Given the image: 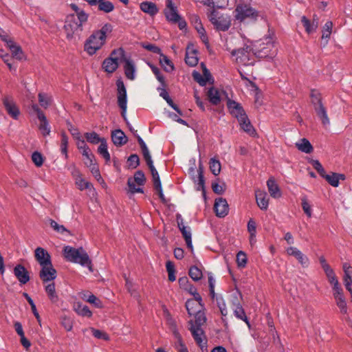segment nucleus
Masks as SVG:
<instances>
[{"mask_svg": "<svg viewBox=\"0 0 352 352\" xmlns=\"http://www.w3.org/2000/svg\"><path fill=\"white\" fill-rule=\"evenodd\" d=\"M113 30V26L110 23H105L102 28L94 31L87 39L84 50L89 55L94 54L105 43L107 34Z\"/></svg>", "mask_w": 352, "mask_h": 352, "instance_id": "obj_1", "label": "nucleus"}, {"mask_svg": "<svg viewBox=\"0 0 352 352\" xmlns=\"http://www.w3.org/2000/svg\"><path fill=\"white\" fill-rule=\"evenodd\" d=\"M63 252L65 258L68 261L87 266L90 272H93L91 261L82 248L76 249L70 246H65Z\"/></svg>", "mask_w": 352, "mask_h": 352, "instance_id": "obj_2", "label": "nucleus"}, {"mask_svg": "<svg viewBox=\"0 0 352 352\" xmlns=\"http://www.w3.org/2000/svg\"><path fill=\"white\" fill-rule=\"evenodd\" d=\"M231 54L234 57V60L239 67L253 66L255 63V56H256L250 47L233 50Z\"/></svg>", "mask_w": 352, "mask_h": 352, "instance_id": "obj_3", "label": "nucleus"}, {"mask_svg": "<svg viewBox=\"0 0 352 352\" xmlns=\"http://www.w3.org/2000/svg\"><path fill=\"white\" fill-rule=\"evenodd\" d=\"M86 22L78 21L74 14H69L67 16L64 25V30L67 39L71 40L76 36H80L83 30V25Z\"/></svg>", "mask_w": 352, "mask_h": 352, "instance_id": "obj_4", "label": "nucleus"}, {"mask_svg": "<svg viewBox=\"0 0 352 352\" xmlns=\"http://www.w3.org/2000/svg\"><path fill=\"white\" fill-rule=\"evenodd\" d=\"M124 59V51L122 48L114 50L109 58L104 60L102 67L105 72L113 73L118 67L119 63Z\"/></svg>", "mask_w": 352, "mask_h": 352, "instance_id": "obj_5", "label": "nucleus"}, {"mask_svg": "<svg viewBox=\"0 0 352 352\" xmlns=\"http://www.w3.org/2000/svg\"><path fill=\"white\" fill-rule=\"evenodd\" d=\"M164 14L166 19L173 23H178L180 30H183L186 27V23L182 19L177 13V8L174 6L172 0H168L166 7L164 9Z\"/></svg>", "mask_w": 352, "mask_h": 352, "instance_id": "obj_6", "label": "nucleus"}, {"mask_svg": "<svg viewBox=\"0 0 352 352\" xmlns=\"http://www.w3.org/2000/svg\"><path fill=\"white\" fill-rule=\"evenodd\" d=\"M265 41V42L260 43L255 49L254 54L260 58H272L276 54L274 43L270 38H266Z\"/></svg>", "mask_w": 352, "mask_h": 352, "instance_id": "obj_7", "label": "nucleus"}, {"mask_svg": "<svg viewBox=\"0 0 352 352\" xmlns=\"http://www.w3.org/2000/svg\"><path fill=\"white\" fill-rule=\"evenodd\" d=\"M235 17L237 20L243 21L246 19H256L258 12L248 5H238L235 9Z\"/></svg>", "mask_w": 352, "mask_h": 352, "instance_id": "obj_8", "label": "nucleus"}, {"mask_svg": "<svg viewBox=\"0 0 352 352\" xmlns=\"http://www.w3.org/2000/svg\"><path fill=\"white\" fill-rule=\"evenodd\" d=\"M210 22L214 25L217 30L226 31L230 25V20L223 15L219 16L216 12H212L210 16Z\"/></svg>", "mask_w": 352, "mask_h": 352, "instance_id": "obj_9", "label": "nucleus"}, {"mask_svg": "<svg viewBox=\"0 0 352 352\" xmlns=\"http://www.w3.org/2000/svg\"><path fill=\"white\" fill-rule=\"evenodd\" d=\"M72 175L75 181V184L80 190L82 191L87 189L95 192V188H94L92 184L86 181L82 177V174L79 170L74 168V170L72 171Z\"/></svg>", "mask_w": 352, "mask_h": 352, "instance_id": "obj_10", "label": "nucleus"}, {"mask_svg": "<svg viewBox=\"0 0 352 352\" xmlns=\"http://www.w3.org/2000/svg\"><path fill=\"white\" fill-rule=\"evenodd\" d=\"M2 101L8 114L13 119L17 120L20 115V111L13 98L10 96H5Z\"/></svg>", "mask_w": 352, "mask_h": 352, "instance_id": "obj_11", "label": "nucleus"}, {"mask_svg": "<svg viewBox=\"0 0 352 352\" xmlns=\"http://www.w3.org/2000/svg\"><path fill=\"white\" fill-rule=\"evenodd\" d=\"M39 276L43 283L50 282L56 278V270L52 263L42 265Z\"/></svg>", "mask_w": 352, "mask_h": 352, "instance_id": "obj_12", "label": "nucleus"}, {"mask_svg": "<svg viewBox=\"0 0 352 352\" xmlns=\"http://www.w3.org/2000/svg\"><path fill=\"white\" fill-rule=\"evenodd\" d=\"M333 296L335 302L340 309L342 314H346L348 311L347 303L346 298L344 295L343 289L333 292Z\"/></svg>", "mask_w": 352, "mask_h": 352, "instance_id": "obj_13", "label": "nucleus"}, {"mask_svg": "<svg viewBox=\"0 0 352 352\" xmlns=\"http://www.w3.org/2000/svg\"><path fill=\"white\" fill-rule=\"evenodd\" d=\"M34 257L40 266L52 263L51 256L44 248L38 247L34 251Z\"/></svg>", "mask_w": 352, "mask_h": 352, "instance_id": "obj_14", "label": "nucleus"}, {"mask_svg": "<svg viewBox=\"0 0 352 352\" xmlns=\"http://www.w3.org/2000/svg\"><path fill=\"white\" fill-rule=\"evenodd\" d=\"M227 106L229 109L230 113L235 117L237 120L246 115L243 108L239 102L232 100L230 99L228 100Z\"/></svg>", "mask_w": 352, "mask_h": 352, "instance_id": "obj_15", "label": "nucleus"}, {"mask_svg": "<svg viewBox=\"0 0 352 352\" xmlns=\"http://www.w3.org/2000/svg\"><path fill=\"white\" fill-rule=\"evenodd\" d=\"M214 210L219 217H224L228 214L229 207L227 201L223 198H218L215 200Z\"/></svg>", "mask_w": 352, "mask_h": 352, "instance_id": "obj_16", "label": "nucleus"}, {"mask_svg": "<svg viewBox=\"0 0 352 352\" xmlns=\"http://www.w3.org/2000/svg\"><path fill=\"white\" fill-rule=\"evenodd\" d=\"M191 23L199 34L201 41L207 44L208 43V38L206 35V30L203 27L200 18L197 15H193L191 17Z\"/></svg>", "mask_w": 352, "mask_h": 352, "instance_id": "obj_17", "label": "nucleus"}, {"mask_svg": "<svg viewBox=\"0 0 352 352\" xmlns=\"http://www.w3.org/2000/svg\"><path fill=\"white\" fill-rule=\"evenodd\" d=\"M286 252L288 255L294 256L302 266L308 265L309 258L296 248L289 247L286 250Z\"/></svg>", "mask_w": 352, "mask_h": 352, "instance_id": "obj_18", "label": "nucleus"}, {"mask_svg": "<svg viewBox=\"0 0 352 352\" xmlns=\"http://www.w3.org/2000/svg\"><path fill=\"white\" fill-rule=\"evenodd\" d=\"M14 274L21 284H25L30 280L29 272L22 265L15 266Z\"/></svg>", "mask_w": 352, "mask_h": 352, "instance_id": "obj_19", "label": "nucleus"}, {"mask_svg": "<svg viewBox=\"0 0 352 352\" xmlns=\"http://www.w3.org/2000/svg\"><path fill=\"white\" fill-rule=\"evenodd\" d=\"M118 104L120 109H124L127 106L126 91L122 81H118Z\"/></svg>", "mask_w": 352, "mask_h": 352, "instance_id": "obj_20", "label": "nucleus"}, {"mask_svg": "<svg viewBox=\"0 0 352 352\" xmlns=\"http://www.w3.org/2000/svg\"><path fill=\"white\" fill-rule=\"evenodd\" d=\"M256 201L258 206L263 210H266L268 208L269 199L266 192L261 190L255 191Z\"/></svg>", "mask_w": 352, "mask_h": 352, "instance_id": "obj_21", "label": "nucleus"}, {"mask_svg": "<svg viewBox=\"0 0 352 352\" xmlns=\"http://www.w3.org/2000/svg\"><path fill=\"white\" fill-rule=\"evenodd\" d=\"M241 129L251 136L256 135V131L252 125L247 115L238 120Z\"/></svg>", "mask_w": 352, "mask_h": 352, "instance_id": "obj_22", "label": "nucleus"}, {"mask_svg": "<svg viewBox=\"0 0 352 352\" xmlns=\"http://www.w3.org/2000/svg\"><path fill=\"white\" fill-rule=\"evenodd\" d=\"M111 139L116 146H122L127 142V137L120 129H116L111 133Z\"/></svg>", "mask_w": 352, "mask_h": 352, "instance_id": "obj_23", "label": "nucleus"}, {"mask_svg": "<svg viewBox=\"0 0 352 352\" xmlns=\"http://www.w3.org/2000/svg\"><path fill=\"white\" fill-rule=\"evenodd\" d=\"M324 273L329 283L332 286L333 292L342 289V286L340 285L338 279L332 268L324 272Z\"/></svg>", "mask_w": 352, "mask_h": 352, "instance_id": "obj_24", "label": "nucleus"}, {"mask_svg": "<svg viewBox=\"0 0 352 352\" xmlns=\"http://www.w3.org/2000/svg\"><path fill=\"white\" fill-rule=\"evenodd\" d=\"M267 186L270 195L273 198H279L281 196L280 188L273 177L270 178L267 182Z\"/></svg>", "mask_w": 352, "mask_h": 352, "instance_id": "obj_25", "label": "nucleus"}, {"mask_svg": "<svg viewBox=\"0 0 352 352\" xmlns=\"http://www.w3.org/2000/svg\"><path fill=\"white\" fill-rule=\"evenodd\" d=\"M140 8L142 12L150 16H155L159 11L155 3L151 1H144L141 3Z\"/></svg>", "mask_w": 352, "mask_h": 352, "instance_id": "obj_26", "label": "nucleus"}, {"mask_svg": "<svg viewBox=\"0 0 352 352\" xmlns=\"http://www.w3.org/2000/svg\"><path fill=\"white\" fill-rule=\"evenodd\" d=\"M189 329L197 344L202 346L204 340V334L202 329L201 327H197V326H190Z\"/></svg>", "mask_w": 352, "mask_h": 352, "instance_id": "obj_27", "label": "nucleus"}, {"mask_svg": "<svg viewBox=\"0 0 352 352\" xmlns=\"http://www.w3.org/2000/svg\"><path fill=\"white\" fill-rule=\"evenodd\" d=\"M150 170H151V175H152V177H153V185L154 186H158L160 187V184H161V182H160V176H159V174H158V172L157 171V170L155 169V166H153V160L151 159V157H149V158H147L145 160Z\"/></svg>", "mask_w": 352, "mask_h": 352, "instance_id": "obj_28", "label": "nucleus"}, {"mask_svg": "<svg viewBox=\"0 0 352 352\" xmlns=\"http://www.w3.org/2000/svg\"><path fill=\"white\" fill-rule=\"evenodd\" d=\"M301 22L303 26L305 28L306 32L308 34H311L314 32L318 26V20L314 19L312 22H311L306 16H303L301 18Z\"/></svg>", "mask_w": 352, "mask_h": 352, "instance_id": "obj_29", "label": "nucleus"}, {"mask_svg": "<svg viewBox=\"0 0 352 352\" xmlns=\"http://www.w3.org/2000/svg\"><path fill=\"white\" fill-rule=\"evenodd\" d=\"M40 120L41 123L38 126V129L41 131V133L43 136H47L50 133V127L49 126V122L46 118L45 114H40V116L38 118Z\"/></svg>", "mask_w": 352, "mask_h": 352, "instance_id": "obj_30", "label": "nucleus"}, {"mask_svg": "<svg viewBox=\"0 0 352 352\" xmlns=\"http://www.w3.org/2000/svg\"><path fill=\"white\" fill-rule=\"evenodd\" d=\"M314 109L318 116L320 118L322 124L324 126L329 125L330 123L329 119L328 118L326 109L323 104H320V106L316 105Z\"/></svg>", "mask_w": 352, "mask_h": 352, "instance_id": "obj_31", "label": "nucleus"}, {"mask_svg": "<svg viewBox=\"0 0 352 352\" xmlns=\"http://www.w3.org/2000/svg\"><path fill=\"white\" fill-rule=\"evenodd\" d=\"M173 335L176 341L175 342L174 347L177 352H188V350L182 341V338L179 333L177 330L173 331Z\"/></svg>", "mask_w": 352, "mask_h": 352, "instance_id": "obj_32", "label": "nucleus"}, {"mask_svg": "<svg viewBox=\"0 0 352 352\" xmlns=\"http://www.w3.org/2000/svg\"><path fill=\"white\" fill-rule=\"evenodd\" d=\"M326 180L333 187H337L339 185V180H344L345 176L343 174L331 173V175H325L323 176Z\"/></svg>", "mask_w": 352, "mask_h": 352, "instance_id": "obj_33", "label": "nucleus"}, {"mask_svg": "<svg viewBox=\"0 0 352 352\" xmlns=\"http://www.w3.org/2000/svg\"><path fill=\"white\" fill-rule=\"evenodd\" d=\"M296 146L299 151L305 153H310L313 151L312 145L306 138H302L299 142H296Z\"/></svg>", "mask_w": 352, "mask_h": 352, "instance_id": "obj_34", "label": "nucleus"}, {"mask_svg": "<svg viewBox=\"0 0 352 352\" xmlns=\"http://www.w3.org/2000/svg\"><path fill=\"white\" fill-rule=\"evenodd\" d=\"M185 61L187 65L190 67H194L197 65L198 63V58L197 56V52L195 50H189V48H187L186 53Z\"/></svg>", "mask_w": 352, "mask_h": 352, "instance_id": "obj_35", "label": "nucleus"}, {"mask_svg": "<svg viewBox=\"0 0 352 352\" xmlns=\"http://www.w3.org/2000/svg\"><path fill=\"white\" fill-rule=\"evenodd\" d=\"M45 290L52 302L56 303L58 302V296L56 292L55 285L54 283L47 284L45 287Z\"/></svg>", "mask_w": 352, "mask_h": 352, "instance_id": "obj_36", "label": "nucleus"}, {"mask_svg": "<svg viewBox=\"0 0 352 352\" xmlns=\"http://www.w3.org/2000/svg\"><path fill=\"white\" fill-rule=\"evenodd\" d=\"M195 320H190L189 324L190 326H197V327H201L206 320L205 314L201 310L198 311L195 314Z\"/></svg>", "mask_w": 352, "mask_h": 352, "instance_id": "obj_37", "label": "nucleus"}, {"mask_svg": "<svg viewBox=\"0 0 352 352\" xmlns=\"http://www.w3.org/2000/svg\"><path fill=\"white\" fill-rule=\"evenodd\" d=\"M124 65V73L127 78L133 80L135 78V66L133 62L129 59H125Z\"/></svg>", "mask_w": 352, "mask_h": 352, "instance_id": "obj_38", "label": "nucleus"}, {"mask_svg": "<svg viewBox=\"0 0 352 352\" xmlns=\"http://www.w3.org/2000/svg\"><path fill=\"white\" fill-rule=\"evenodd\" d=\"M208 97L212 104L217 105L221 102L220 93L214 87H211L208 91Z\"/></svg>", "mask_w": 352, "mask_h": 352, "instance_id": "obj_39", "label": "nucleus"}, {"mask_svg": "<svg viewBox=\"0 0 352 352\" xmlns=\"http://www.w3.org/2000/svg\"><path fill=\"white\" fill-rule=\"evenodd\" d=\"M186 307L188 314L192 316L198 311L201 310L203 307L199 305V302L195 300H188L186 302Z\"/></svg>", "mask_w": 352, "mask_h": 352, "instance_id": "obj_40", "label": "nucleus"}, {"mask_svg": "<svg viewBox=\"0 0 352 352\" xmlns=\"http://www.w3.org/2000/svg\"><path fill=\"white\" fill-rule=\"evenodd\" d=\"M234 316L240 319L245 322L247 325L250 327V324L249 322V320L248 319V317L245 315V311L242 306L240 304H238L236 305L235 308L234 309Z\"/></svg>", "mask_w": 352, "mask_h": 352, "instance_id": "obj_41", "label": "nucleus"}, {"mask_svg": "<svg viewBox=\"0 0 352 352\" xmlns=\"http://www.w3.org/2000/svg\"><path fill=\"white\" fill-rule=\"evenodd\" d=\"M71 8L75 11L76 18H78V21L81 22H87L89 18V14L86 13L83 10L80 9L76 4H71Z\"/></svg>", "mask_w": 352, "mask_h": 352, "instance_id": "obj_42", "label": "nucleus"}, {"mask_svg": "<svg viewBox=\"0 0 352 352\" xmlns=\"http://www.w3.org/2000/svg\"><path fill=\"white\" fill-rule=\"evenodd\" d=\"M114 8V5L107 0L101 1L98 6V10L104 13H110L113 11Z\"/></svg>", "mask_w": 352, "mask_h": 352, "instance_id": "obj_43", "label": "nucleus"}, {"mask_svg": "<svg viewBox=\"0 0 352 352\" xmlns=\"http://www.w3.org/2000/svg\"><path fill=\"white\" fill-rule=\"evenodd\" d=\"M38 99L40 105L45 109L48 108L52 102V97L45 93H39L38 95Z\"/></svg>", "mask_w": 352, "mask_h": 352, "instance_id": "obj_44", "label": "nucleus"}, {"mask_svg": "<svg viewBox=\"0 0 352 352\" xmlns=\"http://www.w3.org/2000/svg\"><path fill=\"white\" fill-rule=\"evenodd\" d=\"M98 152L105 159L107 162H109L110 161L111 157L107 150V142L104 139H102V140H101L100 145L98 148Z\"/></svg>", "mask_w": 352, "mask_h": 352, "instance_id": "obj_45", "label": "nucleus"}, {"mask_svg": "<svg viewBox=\"0 0 352 352\" xmlns=\"http://www.w3.org/2000/svg\"><path fill=\"white\" fill-rule=\"evenodd\" d=\"M332 28H333V23L331 21H327L323 27L322 39L326 40L323 43L324 47L327 44V39L330 38Z\"/></svg>", "mask_w": 352, "mask_h": 352, "instance_id": "obj_46", "label": "nucleus"}, {"mask_svg": "<svg viewBox=\"0 0 352 352\" xmlns=\"http://www.w3.org/2000/svg\"><path fill=\"white\" fill-rule=\"evenodd\" d=\"M210 170L215 176L218 175L221 172V163L219 160L213 157L210 160L209 162Z\"/></svg>", "mask_w": 352, "mask_h": 352, "instance_id": "obj_47", "label": "nucleus"}, {"mask_svg": "<svg viewBox=\"0 0 352 352\" xmlns=\"http://www.w3.org/2000/svg\"><path fill=\"white\" fill-rule=\"evenodd\" d=\"M74 310L78 315L82 316L91 317L92 315V313L89 309V307L86 305H82L81 304H78L74 307Z\"/></svg>", "mask_w": 352, "mask_h": 352, "instance_id": "obj_48", "label": "nucleus"}, {"mask_svg": "<svg viewBox=\"0 0 352 352\" xmlns=\"http://www.w3.org/2000/svg\"><path fill=\"white\" fill-rule=\"evenodd\" d=\"M160 64L164 68L166 72H171L174 69V66L172 62L168 59V58L163 54L162 53L160 54Z\"/></svg>", "mask_w": 352, "mask_h": 352, "instance_id": "obj_49", "label": "nucleus"}, {"mask_svg": "<svg viewBox=\"0 0 352 352\" xmlns=\"http://www.w3.org/2000/svg\"><path fill=\"white\" fill-rule=\"evenodd\" d=\"M180 231L186 241V243L187 245L188 248L190 249L191 252H192L193 247L192 244L191 232L190 228L187 227L184 230H181Z\"/></svg>", "mask_w": 352, "mask_h": 352, "instance_id": "obj_50", "label": "nucleus"}, {"mask_svg": "<svg viewBox=\"0 0 352 352\" xmlns=\"http://www.w3.org/2000/svg\"><path fill=\"white\" fill-rule=\"evenodd\" d=\"M12 56H10L12 58H16L19 60H21L25 58L24 53L22 50V48L19 45H16L15 47L10 50Z\"/></svg>", "mask_w": 352, "mask_h": 352, "instance_id": "obj_51", "label": "nucleus"}, {"mask_svg": "<svg viewBox=\"0 0 352 352\" xmlns=\"http://www.w3.org/2000/svg\"><path fill=\"white\" fill-rule=\"evenodd\" d=\"M83 299L94 305L97 308L102 307V303L101 300L94 294H89L87 296L85 294Z\"/></svg>", "mask_w": 352, "mask_h": 352, "instance_id": "obj_52", "label": "nucleus"}, {"mask_svg": "<svg viewBox=\"0 0 352 352\" xmlns=\"http://www.w3.org/2000/svg\"><path fill=\"white\" fill-rule=\"evenodd\" d=\"M189 276L195 281L199 280L202 278V271L197 266H192L189 270Z\"/></svg>", "mask_w": 352, "mask_h": 352, "instance_id": "obj_53", "label": "nucleus"}, {"mask_svg": "<svg viewBox=\"0 0 352 352\" xmlns=\"http://www.w3.org/2000/svg\"><path fill=\"white\" fill-rule=\"evenodd\" d=\"M50 225L58 233L63 234L67 232L70 234V232L63 226L58 224L56 221L52 219H50Z\"/></svg>", "mask_w": 352, "mask_h": 352, "instance_id": "obj_54", "label": "nucleus"}, {"mask_svg": "<svg viewBox=\"0 0 352 352\" xmlns=\"http://www.w3.org/2000/svg\"><path fill=\"white\" fill-rule=\"evenodd\" d=\"M166 267L168 274V280L171 282L175 281L176 279V276L175 275V270L173 262L170 261H167L166 263Z\"/></svg>", "mask_w": 352, "mask_h": 352, "instance_id": "obj_55", "label": "nucleus"}, {"mask_svg": "<svg viewBox=\"0 0 352 352\" xmlns=\"http://www.w3.org/2000/svg\"><path fill=\"white\" fill-rule=\"evenodd\" d=\"M82 155L84 157V163L87 167H91L95 164L94 163V156L91 153L90 150L82 151Z\"/></svg>", "mask_w": 352, "mask_h": 352, "instance_id": "obj_56", "label": "nucleus"}, {"mask_svg": "<svg viewBox=\"0 0 352 352\" xmlns=\"http://www.w3.org/2000/svg\"><path fill=\"white\" fill-rule=\"evenodd\" d=\"M67 145H68V138L65 133L61 134V142H60V151L63 154L65 155V158L68 157L67 155Z\"/></svg>", "mask_w": 352, "mask_h": 352, "instance_id": "obj_57", "label": "nucleus"}, {"mask_svg": "<svg viewBox=\"0 0 352 352\" xmlns=\"http://www.w3.org/2000/svg\"><path fill=\"white\" fill-rule=\"evenodd\" d=\"M136 137L138 139V142L141 147L144 160L151 157V156L149 153V151L142 138L138 135H137Z\"/></svg>", "mask_w": 352, "mask_h": 352, "instance_id": "obj_58", "label": "nucleus"}, {"mask_svg": "<svg viewBox=\"0 0 352 352\" xmlns=\"http://www.w3.org/2000/svg\"><path fill=\"white\" fill-rule=\"evenodd\" d=\"M135 183L136 182L132 178H129V179L127 181V184H128V186L129 188V192L131 195H133L136 192H141V193L143 192L142 188H140V187H136Z\"/></svg>", "mask_w": 352, "mask_h": 352, "instance_id": "obj_59", "label": "nucleus"}, {"mask_svg": "<svg viewBox=\"0 0 352 352\" xmlns=\"http://www.w3.org/2000/svg\"><path fill=\"white\" fill-rule=\"evenodd\" d=\"M85 136L87 140L91 144L101 143V140H102L96 132L86 133Z\"/></svg>", "mask_w": 352, "mask_h": 352, "instance_id": "obj_60", "label": "nucleus"}, {"mask_svg": "<svg viewBox=\"0 0 352 352\" xmlns=\"http://www.w3.org/2000/svg\"><path fill=\"white\" fill-rule=\"evenodd\" d=\"M236 263L239 267H244L247 264V256L245 252L240 251L236 254Z\"/></svg>", "mask_w": 352, "mask_h": 352, "instance_id": "obj_61", "label": "nucleus"}, {"mask_svg": "<svg viewBox=\"0 0 352 352\" xmlns=\"http://www.w3.org/2000/svg\"><path fill=\"white\" fill-rule=\"evenodd\" d=\"M139 186H143L146 181V177L142 171L138 170L135 175L134 177L132 178Z\"/></svg>", "mask_w": 352, "mask_h": 352, "instance_id": "obj_62", "label": "nucleus"}, {"mask_svg": "<svg viewBox=\"0 0 352 352\" xmlns=\"http://www.w3.org/2000/svg\"><path fill=\"white\" fill-rule=\"evenodd\" d=\"M61 324L67 331H70L73 328L72 320L67 316H63L61 318Z\"/></svg>", "mask_w": 352, "mask_h": 352, "instance_id": "obj_63", "label": "nucleus"}, {"mask_svg": "<svg viewBox=\"0 0 352 352\" xmlns=\"http://www.w3.org/2000/svg\"><path fill=\"white\" fill-rule=\"evenodd\" d=\"M32 160L34 163V164L38 167L41 166L43 163V158L42 155L37 151H35L32 153Z\"/></svg>", "mask_w": 352, "mask_h": 352, "instance_id": "obj_64", "label": "nucleus"}]
</instances>
